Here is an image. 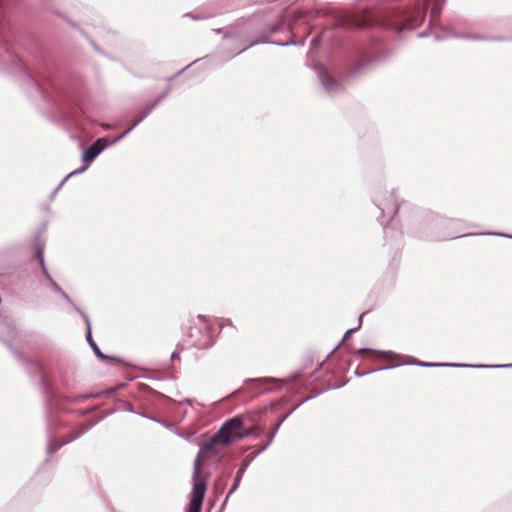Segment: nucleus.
I'll return each mask as SVG.
<instances>
[{
	"label": "nucleus",
	"instance_id": "obj_4",
	"mask_svg": "<svg viewBox=\"0 0 512 512\" xmlns=\"http://www.w3.org/2000/svg\"><path fill=\"white\" fill-rule=\"evenodd\" d=\"M106 140L100 138L96 140L83 154V162L89 164L92 162L105 148Z\"/></svg>",
	"mask_w": 512,
	"mask_h": 512
},
{
	"label": "nucleus",
	"instance_id": "obj_5",
	"mask_svg": "<svg viewBox=\"0 0 512 512\" xmlns=\"http://www.w3.org/2000/svg\"><path fill=\"white\" fill-rule=\"evenodd\" d=\"M201 466H195L193 490L205 494L206 482L199 476Z\"/></svg>",
	"mask_w": 512,
	"mask_h": 512
},
{
	"label": "nucleus",
	"instance_id": "obj_9",
	"mask_svg": "<svg viewBox=\"0 0 512 512\" xmlns=\"http://www.w3.org/2000/svg\"><path fill=\"white\" fill-rule=\"evenodd\" d=\"M202 505L189 504L188 512H201Z\"/></svg>",
	"mask_w": 512,
	"mask_h": 512
},
{
	"label": "nucleus",
	"instance_id": "obj_12",
	"mask_svg": "<svg viewBox=\"0 0 512 512\" xmlns=\"http://www.w3.org/2000/svg\"><path fill=\"white\" fill-rule=\"evenodd\" d=\"M397 212H398V207L396 206L394 211H393V215H395Z\"/></svg>",
	"mask_w": 512,
	"mask_h": 512
},
{
	"label": "nucleus",
	"instance_id": "obj_1",
	"mask_svg": "<svg viewBox=\"0 0 512 512\" xmlns=\"http://www.w3.org/2000/svg\"><path fill=\"white\" fill-rule=\"evenodd\" d=\"M426 9L427 4L417 3L410 9L393 8L377 13L368 10L335 12L333 18L336 27L353 29L381 26L401 32L419 27L424 20Z\"/></svg>",
	"mask_w": 512,
	"mask_h": 512
},
{
	"label": "nucleus",
	"instance_id": "obj_2",
	"mask_svg": "<svg viewBox=\"0 0 512 512\" xmlns=\"http://www.w3.org/2000/svg\"><path fill=\"white\" fill-rule=\"evenodd\" d=\"M251 434L249 428L244 427L243 418L236 416L226 421L220 430L207 442L203 443L195 460V466H201L210 458L220 459L224 446L231 442L243 439Z\"/></svg>",
	"mask_w": 512,
	"mask_h": 512
},
{
	"label": "nucleus",
	"instance_id": "obj_7",
	"mask_svg": "<svg viewBox=\"0 0 512 512\" xmlns=\"http://www.w3.org/2000/svg\"><path fill=\"white\" fill-rule=\"evenodd\" d=\"M87 340L89 342V344L91 345V347L93 348L95 354L101 358V359H105L106 356L100 351V349L98 348V346L96 345V343L93 341L92 337H91V333L90 331L88 332V335H87Z\"/></svg>",
	"mask_w": 512,
	"mask_h": 512
},
{
	"label": "nucleus",
	"instance_id": "obj_10",
	"mask_svg": "<svg viewBox=\"0 0 512 512\" xmlns=\"http://www.w3.org/2000/svg\"><path fill=\"white\" fill-rule=\"evenodd\" d=\"M38 253H39V257H40V263H41V265H43V256H42V253H41V251H39Z\"/></svg>",
	"mask_w": 512,
	"mask_h": 512
},
{
	"label": "nucleus",
	"instance_id": "obj_8",
	"mask_svg": "<svg viewBox=\"0 0 512 512\" xmlns=\"http://www.w3.org/2000/svg\"><path fill=\"white\" fill-rule=\"evenodd\" d=\"M205 494L201 492L192 491V498L190 504L202 505Z\"/></svg>",
	"mask_w": 512,
	"mask_h": 512
},
{
	"label": "nucleus",
	"instance_id": "obj_11",
	"mask_svg": "<svg viewBox=\"0 0 512 512\" xmlns=\"http://www.w3.org/2000/svg\"><path fill=\"white\" fill-rule=\"evenodd\" d=\"M420 365H423V366H435L436 364L421 363Z\"/></svg>",
	"mask_w": 512,
	"mask_h": 512
},
{
	"label": "nucleus",
	"instance_id": "obj_6",
	"mask_svg": "<svg viewBox=\"0 0 512 512\" xmlns=\"http://www.w3.org/2000/svg\"><path fill=\"white\" fill-rule=\"evenodd\" d=\"M321 81L323 86L331 91L339 87V83L327 72H323L321 75Z\"/></svg>",
	"mask_w": 512,
	"mask_h": 512
},
{
	"label": "nucleus",
	"instance_id": "obj_3",
	"mask_svg": "<svg viewBox=\"0 0 512 512\" xmlns=\"http://www.w3.org/2000/svg\"><path fill=\"white\" fill-rule=\"evenodd\" d=\"M358 353L362 355H369L371 356V358L376 360H384L390 362L392 363V366H397L403 363L399 360L400 356L393 352H382L370 349H361L358 351Z\"/></svg>",
	"mask_w": 512,
	"mask_h": 512
}]
</instances>
